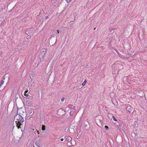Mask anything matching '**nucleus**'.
I'll use <instances>...</instances> for the list:
<instances>
[{
    "label": "nucleus",
    "instance_id": "f257e3e1",
    "mask_svg": "<svg viewBox=\"0 0 147 147\" xmlns=\"http://www.w3.org/2000/svg\"><path fill=\"white\" fill-rule=\"evenodd\" d=\"M24 119H23V117L21 116L20 119H18V121H16V126L18 128H21V126L23 125L22 123L24 122Z\"/></svg>",
    "mask_w": 147,
    "mask_h": 147
},
{
    "label": "nucleus",
    "instance_id": "f03ea898",
    "mask_svg": "<svg viewBox=\"0 0 147 147\" xmlns=\"http://www.w3.org/2000/svg\"><path fill=\"white\" fill-rule=\"evenodd\" d=\"M47 51V50L46 49H43L41 50L40 55L39 56L40 62H41L43 60L45 55Z\"/></svg>",
    "mask_w": 147,
    "mask_h": 147
},
{
    "label": "nucleus",
    "instance_id": "7ed1b4c3",
    "mask_svg": "<svg viewBox=\"0 0 147 147\" xmlns=\"http://www.w3.org/2000/svg\"><path fill=\"white\" fill-rule=\"evenodd\" d=\"M126 109L127 111L130 113L132 112L133 111V108L129 106H127V107Z\"/></svg>",
    "mask_w": 147,
    "mask_h": 147
},
{
    "label": "nucleus",
    "instance_id": "20e7f679",
    "mask_svg": "<svg viewBox=\"0 0 147 147\" xmlns=\"http://www.w3.org/2000/svg\"><path fill=\"white\" fill-rule=\"evenodd\" d=\"M65 140L67 142H69L72 140V138L70 136H65Z\"/></svg>",
    "mask_w": 147,
    "mask_h": 147
},
{
    "label": "nucleus",
    "instance_id": "39448f33",
    "mask_svg": "<svg viewBox=\"0 0 147 147\" xmlns=\"http://www.w3.org/2000/svg\"><path fill=\"white\" fill-rule=\"evenodd\" d=\"M22 116L20 114H17L16 115L15 117V119L16 120V121H17L18 120V119H20V117Z\"/></svg>",
    "mask_w": 147,
    "mask_h": 147
},
{
    "label": "nucleus",
    "instance_id": "423d86ee",
    "mask_svg": "<svg viewBox=\"0 0 147 147\" xmlns=\"http://www.w3.org/2000/svg\"><path fill=\"white\" fill-rule=\"evenodd\" d=\"M82 87L81 85H80L79 86H77L74 87V89H79Z\"/></svg>",
    "mask_w": 147,
    "mask_h": 147
},
{
    "label": "nucleus",
    "instance_id": "0eeeda50",
    "mask_svg": "<svg viewBox=\"0 0 147 147\" xmlns=\"http://www.w3.org/2000/svg\"><path fill=\"white\" fill-rule=\"evenodd\" d=\"M5 79V78H3V80L0 82V88L1 87V86L4 83V81H3V80H4Z\"/></svg>",
    "mask_w": 147,
    "mask_h": 147
},
{
    "label": "nucleus",
    "instance_id": "6e6552de",
    "mask_svg": "<svg viewBox=\"0 0 147 147\" xmlns=\"http://www.w3.org/2000/svg\"><path fill=\"white\" fill-rule=\"evenodd\" d=\"M110 116H111V117H112V118L113 117V120L115 121H117V120L116 119L115 117L112 114H110Z\"/></svg>",
    "mask_w": 147,
    "mask_h": 147
},
{
    "label": "nucleus",
    "instance_id": "1a4fd4ad",
    "mask_svg": "<svg viewBox=\"0 0 147 147\" xmlns=\"http://www.w3.org/2000/svg\"><path fill=\"white\" fill-rule=\"evenodd\" d=\"M45 125H42V129L43 131L45 130Z\"/></svg>",
    "mask_w": 147,
    "mask_h": 147
},
{
    "label": "nucleus",
    "instance_id": "9d476101",
    "mask_svg": "<svg viewBox=\"0 0 147 147\" xmlns=\"http://www.w3.org/2000/svg\"><path fill=\"white\" fill-rule=\"evenodd\" d=\"M86 82V80H85L84 81V82L82 83V85L83 86H84Z\"/></svg>",
    "mask_w": 147,
    "mask_h": 147
},
{
    "label": "nucleus",
    "instance_id": "9b49d317",
    "mask_svg": "<svg viewBox=\"0 0 147 147\" xmlns=\"http://www.w3.org/2000/svg\"><path fill=\"white\" fill-rule=\"evenodd\" d=\"M105 127L106 129L107 130H108L109 129V127L105 125Z\"/></svg>",
    "mask_w": 147,
    "mask_h": 147
},
{
    "label": "nucleus",
    "instance_id": "f8f14e48",
    "mask_svg": "<svg viewBox=\"0 0 147 147\" xmlns=\"http://www.w3.org/2000/svg\"><path fill=\"white\" fill-rule=\"evenodd\" d=\"M54 32L53 33H56V34H58L59 33V32L58 30H57V32H56L55 31H54Z\"/></svg>",
    "mask_w": 147,
    "mask_h": 147
},
{
    "label": "nucleus",
    "instance_id": "ddd939ff",
    "mask_svg": "<svg viewBox=\"0 0 147 147\" xmlns=\"http://www.w3.org/2000/svg\"><path fill=\"white\" fill-rule=\"evenodd\" d=\"M61 111H63V110L61 109H59L58 110L57 113H59V112H61Z\"/></svg>",
    "mask_w": 147,
    "mask_h": 147
},
{
    "label": "nucleus",
    "instance_id": "4468645a",
    "mask_svg": "<svg viewBox=\"0 0 147 147\" xmlns=\"http://www.w3.org/2000/svg\"><path fill=\"white\" fill-rule=\"evenodd\" d=\"M26 97H28L30 96V95L28 94H24Z\"/></svg>",
    "mask_w": 147,
    "mask_h": 147
},
{
    "label": "nucleus",
    "instance_id": "2eb2a0df",
    "mask_svg": "<svg viewBox=\"0 0 147 147\" xmlns=\"http://www.w3.org/2000/svg\"><path fill=\"white\" fill-rule=\"evenodd\" d=\"M64 100V98H62L61 99V101H63Z\"/></svg>",
    "mask_w": 147,
    "mask_h": 147
},
{
    "label": "nucleus",
    "instance_id": "dca6fc26",
    "mask_svg": "<svg viewBox=\"0 0 147 147\" xmlns=\"http://www.w3.org/2000/svg\"><path fill=\"white\" fill-rule=\"evenodd\" d=\"M28 90H26V91L25 92H24V94H26V93L27 92H28Z\"/></svg>",
    "mask_w": 147,
    "mask_h": 147
},
{
    "label": "nucleus",
    "instance_id": "f3484780",
    "mask_svg": "<svg viewBox=\"0 0 147 147\" xmlns=\"http://www.w3.org/2000/svg\"><path fill=\"white\" fill-rule=\"evenodd\" d=\"M61 140V141H63V140L64 139H63V138H61V140Z\"/></svg>",
    "mask_w": 147,
    "mask_h": 147
},
{
    "label": "nucleus",
    "instance_id": "a211bd4d",
    "mask_svg": "<svg viewBox=\"0 0 147 147\" xmlns=\"http://www.w3.org/2000/svg\"><path fill=\"white\" fill-rule=\"evenodd\" d=\"M27 32H28V31H26V34H27Z\"/></svg>",
    "mask_w": 147,
    "mask_h": 147
},
{
    "label": "nucleus",
    "instance_id": "6ab92c4d",
    "mask_svg": "<svg viewBox=\"0 0 147 147\" xmlns=\"http://www.w3.org/2000/svg\"><path fill=\"white\" fill-rule=\"evenodd\" d=\"M48 18V17H46V19H47Z\"/></svg>",
    "mask_w": 147,
    "mask_h": 147
},
{
    "label": "nucleus",
    "instance_id": "aec40b11",
    "mask_svg": "<svg viewBox=\"0 0 147 147\" xmlns=\"http://www.w3.org/2000/svg\"><path fill=\"white\" fill-rule=\"evenodd\" d=\"M68 146H70V145H69V144H68Z\"/></svg>",
    "mask_w": 147,
    "mask_h": 147
},
{
    "label": "nucleus",
    "instance_id": "412c9836",
    "mask_svg": "<svg viewBox=\"0 0 147 147\" xmlns=\"http://www.w3.org/2000/svg\"><path fill=\"white\" fill-rule=\"evenodd\" d=\"M37 132H38V134H39V132L37 131Z\"/></svg>",
    "mask_w": 147,
    "mask_h": 147
},
{
    "label": "nucleus",
    "instance_id": "4be33fe9",
    "mask_svg": "<svg viewBox=\"0 0 147 147\" xmlns=\"http://www.w3.org/2000/svg\"><path fill=\"white\" fill-rule=\"evenodd\" d=\"M95 29H96V28H94V30H95Z\"/></svg>",
    "mask_w": 147,
    "mask_h": 147
},
{
    "label": "nucleus",
    "instance_id": "5701e85b",
    "mask_svg": "<svg viewBox=\"0 0 147 147\" xmlns=\"http://www.w3.org/2000/svg\"><path fill=\"white\" fill-rule=\"evenodd\" d=\"M36 145L38 146V147H39V146L38 145Z\"/></svg>",
    "mask_w": 147,
    "mask_h": 147
}]
</instances>
